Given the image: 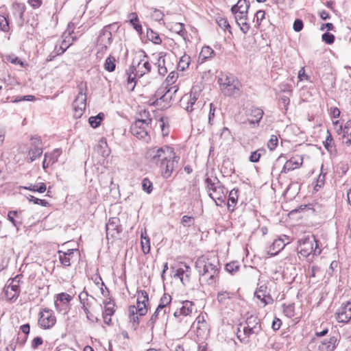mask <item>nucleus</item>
Masks as SVG:
<instances>
[{
  "mask_svg": "<svg viewBox=\"0 0 351 351\" xmlns=\"http://www.w3.org/2000/svg\"><path fill=\"white\" fill-rule=\"evenodd\" d=\"M239 267L240 265L237 261H232L226 265V271L231 274H235L239 269Z\"/></svg>",
  "mask_w": 351,
  "mask_h": 351,
  "instance_id": "47",
  "label": "nucleus"
},
{
  "mask_svg": "<svg viewBox=\"0 0 351 351\" xmlns=\"http://www.w3.org/2000/svg\"><path fill=\"white\" fill-rule=\"evenodd\" d=\"M337 341V339L335 337H331L328 341H323L322 346H326L327 350L332 351L335 348Z\"/></svg>",
  "mask_w": 351,
  "mask_h": 351,
  "instance_id": "49",
  "label": "nucleus"
},
{
  "mask_svg": "<svg viewBox=\"0 0 351 351\" xmlns=\"http://www.w3.org/2000/svg\"><path fill=\"white\" fill-rule=\"evenodd\" d=\"M86 95L83 92L82 88L80 89V91L73 101V108L74 110V117L77 119L80 118L86 108Z\"/></svg>",
  "mask_w": 351,
  "mask_h": 351,
  "instance_id": "10",
  "label": "nucleus"
},
{
  "mask_svg": "<svg viewBox=\"0 0 351 351\" xmlns=\"http://www.w3.org/2000/svg\"><path fill=\"white\" fill-rule=\"evenodd\" d=\"M238 193L239 189H232L228 195V209L230 212H233L234 210V207L237 203L238 201Z\"/></svg>",
  "mask_w": 351,
  "mask_h": 351,
  "instance_id": "29",
  "label": "nucleus"
},
{
  "mask_svg": "<svg viewBox=\"0 0 351 351\" xmlns=\"http://www.w3.org/2000/svg\"><path fill=\"white\" fill-rule=\"evenodd\" d=\"M135 306H130L129 307V318L130 321L132 324V327L134 330H136L138 324H139V318L138 316L136 315L137 313L134 312Z\"/></svg>",
  "mask_w": 351,
  "mask_h": 351,
  "instance_id": "34",
  "label": "nucleus"
},
{
  "mask_svg": "<svg viewBox=\"0 0 351 351\" xmlns=\"http://www.w3.org/2000/svg\"><path fill=\"white\" fill-rule=\"evenodd\" d=\"M298 252L304 257H307L312 253L313 255H319L322 250L319 247L318 241L313 234L305 236L298 241Z\"/></svg>",
  "mask_w": 351,
  "mask_h": 351,
  "instance_id": "3",
  "label": "nucleus"
},
{
  "mask_svg": "<svg viewBox=\"0 0 351 351\" xmlns=\"http://www.w3.org/2000/svg\"><path fill=\"white\" fill-rule=\"evenodd\" d=\"M247 18L237 17V23L240 27L241 30L246 34L250 29V25L247 23Z\"/></svg>",
  "mask_w": 351,
  "mask_h": 351,
  "instance_id": "43",
  "label": "nucleus"
},
{
  "mask_svg": "<svg viewBox=\"0 0 351 351\" xmlns=\"http://www.w3.org/2000/svg\"><path fill=\"white\" fill-rule=\"evenodd\" d=\"M261 330H262L261 326H258V327L257 326L256 328H254V327H251L250 326L246 325V326H245L243 328L244 337H241V335L240 334V332H241L240 328H238V330H237V337L241 343H246L249 342V340L247 339V338H249L252 335H258Z\"/></svg>",
  "mask_w": 351,
  "mask_h": 351,
  "instance_id": "18",
  "label": "nucleus"
},
{
  "mask_svg": "<svg viewBox=\"0 0 351 351\" xmlns=\"http://www.w3.org/2000/svg\"><path fill=\"white\" fill-rule=\"evenodd\" d=\"M173 155V148L169 146L162 147H152L149 149L146 154V158L156 165H159L160 161L168 158H171Z\"/></svg>",
  "mask_w": 351,
  "mask_h": 351,
  "instance_id": "5",
  "label": "nucleus"
},
{
  "mask_svg": "<svg viewBox=\"0 0 351 351\" xmlns=\"http://www.w3.org/2000/svg\"><path fill=\"white\" fill-rule=\"evenodd\" d=\"M181 223L186 227H189L194 223V218L188 215H184L181 219Z\"/></svg>",
  "mask_w": 351,
  "mask_h": 351,
  "instance_id": "59",
  "label": "nucleus"
},
{
  "mask_svg": "<svg viewBox=\"0 0 351 351\" xmlns=\"http://www.w3.org/2000/svg\"><path fill=\"white\" fill-rule=\"evenodd\" d=\"M234 295V293L221 291L217 293V300L219 304H225L228 300L232 299Z\"/></svg>",
  "mask_w": 351,
  "mask_h": 351,
  "instance_id": "35",
  "label": "nucleus"
},
{
  "mask_svg": "<svg viewBox=\"0 0 351 351\" xmlns=\"http://www.w3.org/2000/svg\"><path fill=\"white\" fill-rule=\"evenodd\" d=\"M195 268L200 276V281L208 285H213L218 280L220 266L216 256L199 257L195 262Z\"/></svg>",
  "mask_w": 351,
  "mask_h": 351,
  "instance_id": "1",
  "label": "nucleus"
},
{
  "mask_svg": "<svg viewBox=\"0 0 351 351\" xmlns=\"http://www.w3.org/2000/svg\"><path fill=\"white\" fill-rule=\"evenodd\" d=\"M181 304L182 306L180 308V309L176 310L173 313V315L176 317H178L181 315H190L193 311L194 303L193 302L189 300H185L182 302Z\"/></svg>",
  "mask_w": 351,
  "mask_h": 351,
  "instance_id": "21",
  "label": "nucleus"
},
{
  "mask_svg": "<svg viewBox=\"0 0 351 351\" xmlns=\"http://www.w3.org/2000/svg\"><path fill=\"white\" fill-rule=\"evenodd\" d=\"M21 212L16 210H12L8 213V219L17 228L22 224Z\"/></svg>",
  "mask_w": 351,
  "mask_h": 351,
  "instance_id": "31",
  "label": "nucleus"
},
{
  "mask_svg": "<svg viewBox=\"0 0 351 351\" xmlns=\"http://www.w3.org/2000/svg\"><path fill=\"white\" fill-rule=\"evenodd\" d=\"M123 229L118 217H110L106 225V238L119 239Z\"/></svg>",
  "mask_w": 351,
  "mask_h": 351,
  "instance_id": "7",
  "label": "nucleus"
},
{
  "mask_svg": "<svg viewBox=\"0 0 351 351\" xmlns=\"http://www.w3.org/2000/svg\"><path fill=\"white\" fill-rule=\"evenodd\" d=\"M241 84L240 82H235L234 84H232L230 87L227 88L223 90L226 95L232 96L239 95L241 93Z\"/></svg>",
  "mask_w": 351,
  "mask_h": 351,
  "instance_id": "33",
  "label": "nucleus"
},
{
  "mask_svg": "<svg viewBox=\"0 0 351 351\" xmlns=\"http://www.w3.org/2000/svg\"><path fill=\"white\" fill-rule=\"evenodd\" d=\"M179 160L180 156H176L175 152H173V155L171 158H168L167 159H164L160 161L159 167L162 176L164 178H168L171 176L175 167L178 165Z\"/></svg>",
  "mask_w": 351,
  "mask_h": 351,
  "instance_id": "6",
  "label": "nucleus"
},
{
  "mask_svg": "<svg viewBox=\"0 0 351 351\" xmlns=\"http://www.w3.org/2000/svg\"><path fill=\"white\" fill-rule=\"evenodd\" d=\"M23 189L40 193H44L46 189V184L44 182H39L37 184H30L28 186H23Z\"/></svg>",
  "mask_w": 351,
  "mask_h": 351,
  "instance_id": "38",
  "label": "nucleus"
},
{
  "mask_svg": "<svg viewBox=\"0 0 351 351\" xmlns=\"http://www.w3.org/2000/svg\"><path fill=\"white\" fill-rule=\"evenodd\" d=\"M31 147L28 152L27 162H32L43 154L42 141L38 137L31 138Z\"/></svg>",
  "mask_w": 351,
  "mask_h": 351,
  "instance_id": "11",
  "label": "nucleus"
},
{
  "mask_svg": "<svg viewBox=\"0 0 351 351\" xmlns=\"http://www.w3.org/2000/svg\"><path fill=\"white\" fill-rule=\"evenodd\" d=\"M266 289L265 286H261L254 293L255 297L263 304V306L272 304L274 301L269 294H266Z\"/></svg>",
  "mask_w": 351,
  "mask_h": 351,
  "instance_id": "22",
  "label": "nucleus"
},
{
  "mask_svg": "<svg viewBox=\"0 0 351 351\" xmlns=\"http://www.w3.org/2000/svg\"><path fill=\"white\" fill-rule=\"evenodd\" d=\"M104 117V113L100 112L95 117H90L88 119V122L92 128H96L98 126H99L101 121H102Z\"/></svg>",
  "mask_w": 351,
  "mask_h": 351,
  "instance_id": "40",
  "label": "nucleus"
},
{
  "mask_svg": "<svg viewBox=\"0 0 351 351\" xmlns=\"http://www.w3.org/2000/svg\"><path fill=\"white\" fill-rule=\"evenodd\" d=\"M214 53L215 52L213 49L208 46H205L202 49L199 58H202V61H205L208 58H210Z\"/></svg>",
  "mask_w": 351,
  "mask_h": 351,
  "instance_id": "42",
  "label": "nucleus"
},
{
  "mask_svg": "<svg viewBox=\"0 0 351 351\" xmlns=\"http://www.w3.org/2000/svg\"><path fill=\"white\" fill-rule=\"evenodd\" d=\"M147 36L149 40L155 44L158 45L162 43V39L160 38L159 35L151 29H147Z\"/></svg>",
  "mask_w": 351,
  "mask_h": 351,
  "instance_id": "46",
  "label": "nucleus"
},
{
  "mask_svg": "<svg viewBox=\"0 0 351 351\" xmlns=\"http://www.w3.org/2000/svg\"><path fill=\"white\" fill-rule=\"evenodd\" d=\"M138 293L136 306H135L134 312L137 313L140 316H143L147 313V304L149 300L148 293L145 290H141Z\"/></svg>",
  "mask_w": 351,
  "mask_h": 351,
  "instance_id": "15",
  "label": "nucleus"
},
{
  "mask_svg": "<svg viewBox=\"0 0 351 351\" xmlns=\"http://www.w3.org/2000/svg\"><path fill=\"white\" fill-rule=\"evenodd\" d=\"M336 319L339 322L347 323L351 319V302L342 303L336 313Z\"/></svg>",
  "mask_w": 351,
  "mask_h": 351,
  "instance_id": "16",
  "label": "nucleus"
},
{
  "mask_svg": "<svg viewBox=\"0 0 351 351\" xmlns=\"http://www.w3.org/2000/svg\"><path fill=\"white\" fill-rule=\"evenodd\" d=\"M324 146L330 153V155L336 156L337 151L335 145L333 138L330 132L327 131V136L326 140L324 141Z\"/></svg>",
  "mask_w": 351,
  "mask_h": 351,
  "instance_id": "27",
  "label": "nucleus"
},
{
  "mask_svg": "<svg viewBox=\"0 0 351 351\" xmlns=\"http://www.w3.org/2000/svg\"><path fill=\"white\" fill-rule=\"evenodd\" d=\"M141 247L145 254L150 252V243L149 238L147 234L146 231L141 232Z\"/></svg>",
  "mask_w": 351,
  "mask_h": 351,
  "instance_id": "36",
  "label": "nucleus"
},
{
  "mask_svg": "<svg viewBox=\"0 0 351 351\" xmlns=\"http://www.w3.org/2000/svg\"><path fill=\"white\" fill-rule=\"evenodd\" d=\"M104 304V315H109L111 317L114 313V303L110 300L109 301L105 300Z\"/></svg>",
  "mask_w": 351,
  "mask_h": 351,
  "instance_id": "41",
  "label": "nucleus"
},
{
  "mask_svg": "<svg viewBox=\"0 0 351 351\" xmlns=\"http://www.w3.org/2000/svg\"><path fill=\"white\" fill-rule=\"evenodd\" d=\"M171 295L167 293H164L160 300V304H164V306L166 307L168 304H169L171 303Z\"/></svg>",
  "mask_w": 351,
  "mask_h": 351,
  "instance_id": "64",
  "label": "nucleus"
},
{
  "mask_svg": "<svg viewBox=\"0 0 351 351\" xmlns=\"http://www.w3.org/2000/svg\"><path fill=\"white\" fill-rule=\"evenodd\" d=\"M178 90V88L176 86L169 88L164 93L163 90H162L161 89H158L156 93V96H159L160 94H162V95L159 97V99H157L154 102V104L159 105L160 101L167 102L169 104L172 100L174 99V97Z\"/></svg>",
  "mask_w": 351,
  "mask_h": 351,
  "instance_id": "17",
  "label": "nucleus"
},
{
  "mask_svg": "<svg viewBox=\"0 0 351 351\" xmlns=\"http://www.w3.org/2000/svg\"><path fill=\"white\" fill-rule=\"evenodd\" d=\"M266 152L265 149L262 148V149H258L254 152H252L251 153V155L249 158V160L250 162H257L259 161V159L261 158V156L263 154H265Z\"/></svg>",
  "mask_w": 351,
  "mask_h": 351,
  "instance_id": "44",
  "label": "nucleus"
},
{
  "mask_svg": "<svg viewBox=\"0 0 351 351\" xmlns=\"http://www.w3.org/2000/svg\"><path fill=\"white\" fill-rule=\"evenodd\" d=\"M263 110L259 108L252 107L250 109V118L248 121L250 124H254L260 122L263 115Z\"/></svg>",
  "mask_w": 351,
  "mask_h": 351,
  "instance_id": "26",
  "label": "nucleus"
},
{
  "mask_svg": "<svg viewBox=\"0 0 351 351\" xmlns=\"http://www.w3.org/2000/svg\"><path fill=\"white\" fill-rule=\"evenodd\" d=\"M322 40L328 45H331L335 41V36L329 32H326L322 36Z\"/></svg>",
  "mask_w": 351,
  "mask_h": 351,
  "instance_id": "57",
  "label": "nucleus"
},
{
  "mask_svg": "<svg viewBox=\"0 0 351 351\" xmlns=\"http://www.w3.org/2000/svg\"><path fill=\"white\" fill-rule=\"evenodd\" d=\"M169 29L178 34L181 37H182L184 40H186V36L187 34L186 31L184 29V25L181 23H172L169 24Z\"/></svg>",
  "mask_w": 351,
  "mask_h": 351,
  "instance_id": "30",
  "label": "nucleus"
},
{
  "mask_svg": "<svg viewBox=\"0 0 351 351\" xmlns=\"http://www.w3.org/2000/svg\"><path fill=\"white\" fill-rule=\"evenodd\" d=\"M303 21L301 19H297L293 22V29H294L295 32H300L303 29Z\"/></svg>",
  "mask_w": 351,
  "mask_h": 351,
  "instance_id": "62",
  "label": "nucleus"
},
{
  "mask_svg": "<svg viewBox=\"0 0 351 351\" xmlns=\"http://www.w3.org/2000/svg\"><path fill=\"white\" fill-rule=\"evenodd\" d=\"M289 242L285 243V241L282 238H278L272 243L269 247L268 254L271 256L277 255Z\"/></svg>",
  "mask_w": 351,
  "mask_h": 351,
  "instance_id": "23",
  "label": "nucleus"
},
{
  "mask_svg": "<svg viewBox=\"0 0 351 351\" xmlns=\"http://www.w3.org/2000/svg\"><path fill=\"white\" fill-rule=\"evenodd\" d=\"M112 41L110 25L105 26L100 32L97 38V45L110 46Z\"/></svg>",
  "mask_w": 351,
  "mask_h": 351,
  "instance_id": "19",
  "label": "nucleus"
},
{
  "mask_svg": "<svg viewBox=\"0 0 351 351\" xmlns=\"http://www.w3.org/2000/svg\"><path fill=\"white\" fill-rule=\"evenodd\" d=\"M152 119H138L130 127V132L138 139H143L146 142L150 140L149 132L151 129Z\"/></svg>",
  "mask_w": 351,
  "mask_h": 351,
  "instance_id": "4",
  "label": "nucleus"
},
{
  "mask_svg": "<svg viewBox=\"0 0 351 351\" xmlns=\"http://www.w3.org/2000/svg\"><path fill=\"white\" fill-rule=\"evenodd\" d=\"M278 139L276 135H271L268 143L267 147L270 151H273L278 145Z\"/></svg>",
  "mask_w": 351,
  "mask_h": 351,
  "instance_id": "54",
  "label": "nucleus"
},
{
  "mask_svg": "<svg viewBox=\"0 0 351 351\" xmlns=\"http://www.w3.org/2000/svg\"><path fill=\"white\" fill-rule=\"evenodd\" d=\"M7 60L14 64L20 65L21 67L25 66V63L19 57L14 55H9L6 58Z\"/></svg>",
  "mask_w": 351,
  "mask_h": 351,
  "instance_id": "52",
  "label": "nucleus"
},
{
  "mask_svg": "<svg viewBox=\"0 0 351 351\" xmlns=\"http://www.w3.org/2000/svg\"><path fill=\"white\" fill-rule=\"evenodd\" d=\"M130 70L132 71V73L136 71L141 77L149 73L152 70V66L147 60V56L145 54L143 58H140L138 60L136 64H135V60H134Z\"/></svg>",
  "mask_w": 351,
  "mask_h": 351,
  "instance_id": "12",
  "label": "nucleus"
},
{
  "mask_svg": "<svg viewBox=\"0 0 351 351\" xmlns=\"http://www.w3.org/2000/svg\"><path fill=\"white\" fill-rule=\"evenodd\" d=\"M199 97V94L194 91L193 88L190 94L183 95L180 99V106H182L187 112H191L195 108L196 101Z\"/></svg>",
  "mask_w": 351,
  "mask_h": 351,
  "instance_id": "13",
  "label": "nucleus"
},
{
  "mask_svg": "<svg viewBox=\"0 0 351 351\" xmlns=\"http://www.w3.org/2000/svg\"><path fill=\"white\" fill-rule=\"evenodd\" d=\"M104 69L108 72H113L116 69V59L110 55L105 60Z\"/></svg>",
  "mask_w": 351,
  "mask_h": 351,
  "instance_id": "37",
  "label": "nucleus"
},
{
  "mask_svg": "<svg viewBox=\"0 0 351 351\" xmlns=\"http://www.w3.org/2000/svg\"><path fill=\"white\" fill-rule=\"evenodd\" d=\"M245 324L254 327V328L257 326H261L260 319L258 317L252 315L247 317Z\"/></svg>",
  "mask_w": 351,
  "mask_h": 351,
  "instance_id": "45",
  "label": "nucleus"
},
{
  "mask_svg": "<svg viewBox=\"0 0 351 351\" xmlns=\"http://www.w3.org/2000/svg\"><path fill=\"white\" fill-rule=\"evenodd\" d=\"M56 322L53 311L47 308L41 309L39 313L38 323L45 329L53 327Z\"/></svg>",
  "mask_w": 351,
  "mask_h": 351,
  "instance_id": "8",
  "label": "nucleus"
},
{
  "mask_svg": "<svg viewBox=\"0 0 351 351\" xmlns=\"http://www.w3.org/2000/svg\"><path fill=\"white\" fill-rule=\"evenodd\" d=\"M205 184L208 191L209 197L213 199L217 206H219L226 199L225 187L221 184L217 177L206 178Z\"/></svg>",
  "mask_w": 351,
  "mask_h": 351,
  "instance_id": "2",
  "label": "nucleus"
},
{
  "mask_svg": "<svg viewBox=\"0 0 351 351\" xmlns=\"http://www.w3.org/2000/svg\"><path fill=\"white\" fill-rule=\"evenodd\" d=\"M13 14L16 18V23L19 27H22L24 24V12L25 11V6L23 3H14L12 4Z\"/></svg>",
  "mask_w": 351,
  "mask_h": 351,
  "instance_id": "20",
  "label": "nucleus"
},
{
  "mask_svg": "<svg viewBox=\"0 0 351 351\" xmlns=\"http://www.w3.org/2000/svg\"><path fill=\"white\" fill-rule=\"evenodd\" d=\"M57 299L54 302L56 308L60 313L66 314L69 311V304L71 300V296L66 293H61L57 295Z\"/></svg>",
  "mask_w": 351,
  "mask_h": 351,
  "instance_id": "14",
  "label": "nucleus"
},
{
  "mask_svg": "<svg viewBox=\"0 0 351 351\" xmlns=\"http://www.w3.org/2000/svg\"><path fill=\"white\" fill-rule=\"evenodd\" d=\"M17 278L18 276L12 278L11 282L3 288V293L8 301H15L19 296V280Z\"/></svg>",
  "mask_w": 351,
  "mask_h": 351,
  "instance_id": "9",
  "label": "nucleus"
},
{
  "mask_svg": "<svg viewBox=\"0 0 351 351\" xmlns=\"http://www.w3.org/2000/svg\"><path fill=\"white\" fill-rule=\"evenodd\" d=\"M143 191L149 194L152 191V183L147 179L144 178L142 182Z\"/></svg>",
  "mask_w": 351,
  "mask_h": 351,
  "instance_id": "58",
  "label": "nucleus"
},
{
  "mask_svg": "<svg viewBox=\"0 0 351 351\" xmlns=\"http://www.w3.org/2000/svg\"><path fill=\"white\" fill-rule=\"evenodd\" d=\"M158 315L159 314L154 312V314L152 315L151 318L147 322V326L150 327L152 330H153L154 324L158 318Z\"/></svg>",
  "mask_w": 351,
  "mask_h": 351,
  "instance_id": "63",
  "label": "nucleus"
},
{
  "mask_svg": "<svg viewBox=\"0 0 351 351\" xmlns=\"http://www.w3.org/2000/svg\"><path fill=\"white\" fill-rule=\"evenodd\" d=\"M27 199L29 202H32L35 204L41 205L43 206H48L49 205V203L46 201L45 199H41L39 198H37L33 195H29L27 197Z\"/></svg>",
  "mask_w": 351,
  "mask_h": 351,
  "instance_id": "51",
  "label": "nucleus"
},
{
  "mask_svg": "<svg viewBox=\"0 0 351 351\" xmlns=\"http://www.w3.org/2000/svg\"><path fill=\"white\" fill-rule=\"evenodd\" d=\"M265 12L264 10H258L255 14L256 25L259 26L261 21L265 19Z\"/></svg>",
  "mask_w": 351,
  "mask_h": 351,
  "instance_id": "61",
  "label": "nucleus"
},
{
  "mask_svg": "<svg viewBox=\"0 0 351 351\" xmlns=\"http://www.w3.org/2000/svg\"><path fill=\"white\" fill-rule=\"evenodd\" d=\"M235 82L239 81L232 75H226L225 77H221L218 79V83L223 91L227 88L230 87L232 84H234Z\"/></svg>",
  "mask_w": 351,
  "mask_h": 351,
  "instance_id": "28",
  "label": "nucleus"
},
{
  "mask_svg": "<svg viewBox=\"0 0 351 351\" xmlns=\"http://www.w3.org/2000/svg\"><path fill=\"white\" fill-rule=\"evenodd\" d=\"M0 29L4 32H8L10 29L8 20L3 15H0Z\"/></svg>",
  "mask_w": 351,
  "mask_h": 351,
  "instance_id": "50",
  "label": "nucleus"
},
{
  "mask_svg": "<svg viewBox=\"0 0 351 351\" xmlns=\"http://www.w3.org/2000/svg\"><path fill=\"white\" fill-rule=\"evenodd\" d=\"M340 130L342 132L343 143L347 146L351 145V120H348L344 124V126H340Z\"/></svg>",
  "mask_w": 351,
  "mask_h": 351,
  "instance_id": "25",
  "label": "nucleus"
},
{
  "mask_svg": "<svg viewBox=\"0 0 351 351\" xmlns=\"http://www.w3.org/2000/svg\"><path fill=\"white\" fill-rule=\"evenodd\" d=\"M279 89L280 90V92H283V93H292V86L288 83H285V82H282L281 84H279Z\"/></svg>",
  "mask_w": 351,
  "mask_h": 351,
  "instance_id": "60",
  "label": "nucleus"
},
{
  "mask_svg": "<svg viewBox=\"0 0 351 351\" xmlns=\"http://www.w3.org/2000/svg\"><path fill=\"white\" fill-rule=\"evenodd\" d=\"M58 253L59 254V261L60 263L65 267L70 266L71 258L66 256L65 254H63L62 251H58Z\"/></svg>",
  "mask_w": 351,
  "mask_h": 351,
  "instance_id": "53",
  "label": "nucleus"
},
{
  "mask_svg": "<svg viewBox=\"0 0 351 351\" xmlns=\"http://www.w3.org/2000/svg\"><path fill=\"white\" fill-rule=\"evenodd\" d=\"M220 138H223L224 141H230L233 139L232 135L230 130L226 127H224L222 129L221 132L220 134Z\"/></svg>",
  "mask_w": 351,
  "mask_h": 351,
  "instance_id": "56",
  "label": "nucleus"
},
{
  "mask_svg": "<svg viewBox=\"0 0 351 351\" xmlns=\"http://www.w3.org/2000/svg\"><path fill=\"white\" fill-rule=\"evenodd\" d=\"M302 165V162H299L297 160H293V158L287 160L283 166V168L281 171L282 173H287L290 171H293L295 169L299 168Z\"/></svg>",
  "mask_w": 351,
  "mask_h": 351,
  "instance_id": "32",
  "label": "nucleus"
},
{
  "mask_svg": "<svg viewBox=\"0 0 351 351\" xmlns=\"http://www.w3.org/2000/svg\"><path fill=\"white\" fill-rule=\"evenodd\" d=\"M189 63H190V57L189 56L184 55L183 56L181 57V58L178 62V67L181 71H184L186 68L189 67Z\"/></svg>",
  "mask_w": 351,
  "mask_h": 351,
  "instance_id": "48",
  "label": "nucleus"
},
{
  "mask_svg": "<svg viewBox=\"0 0 351 351\" xmlns=\"http://www.w3.org/2000/svg\"><path fill=\"white\" fill-rule=\"evenodd\" d=\"M216 22L218 24V25L224 29L230 28V25L227 20V19L219 16L216 19Z\"/></svg>",
  "mask_w": 351,
  "mask_h": 351,
  "instance_id": "55",
  "label": "nucleus"
},
{
  "mask_svg": "<svg viewBox=\"0 0 351 351\" xmlns=\"http://www.w3.org/2000/svg\"><path fill=\"white\" fill-rule=\"evenodd\" d=\"M62 151L60 149H55L51 152H47L45 154V158L51 162V164H54L58 160L59 156L61 155Z\"/></svg>",
  "mask_w": 351,
  "mask_h": 351,
  "instance_id": "39",
  "label": "nucleus"
},
{
  "mask_svg": "<svg viewBox=\"0 0 351 351\" xmlns=\"http://www.w3.org/2000/svg\"><path fill=\"white\" fill-rule=\"evenodd\" d=\"M88 294L86 291H82L79 294V299L82 304V308L86 315V318L93 322L95 319L97 321V319L89 311L88 308H86V302L88 300Z\"/></svg>",
  "mask_w": 351,
  "mask_h": 351,
  "instance_id": "24",
  "label": "nucleus"
}]
</instances>
